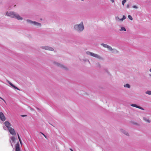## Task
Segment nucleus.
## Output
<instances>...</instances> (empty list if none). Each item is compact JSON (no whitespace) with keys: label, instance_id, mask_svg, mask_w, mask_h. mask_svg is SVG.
Wrapping results in <instances>:
<instances>
[{"label":"nucleus","instance_id":"1","mask_svg":"<svg viewBox=\"0 0 151 151\" xmlns=\"http://www.w3.org/2000/svg\"><path fill=\"white\" fill-rule=\"evenodd\" d=\"M6 15L12 18H15L18 20H22L23 18L21 17L17 13L13 12H7Z\"/></svg>","mask_w":151,"mask_h":151},{"label":"nucleus","instance_id":"2","mask_svg":"<svg viewBox=\"0 0 151 151\" xmlns=\"http://www.w3.org/2000/svg\"><path fill=\"white\" fill-rule=\"evenodd\" d=\"M74 29L78 32L80 33L83 31L84 29V27L83 22L79 24L75 25L74 26Z\"/></svg>","mask_w":151,"mask_h":151},{"label":"nucleus","instance_id":"3","mask_svg":"<svg viewBox=\"0 0 151 151\" xmlns=\"http://www.w3.org/2000/svg\"><path fill=\"white\" fill-rule=\"evenodd\" d=\"M52 63L55 65L59 67L64 70H68V68L66 66L56 61H53L52 62Z\"/></svg>","mask_w":151,"mask_h":151},{"label":"nucleus","instance_id":"4","mask_svg":"<svg viewBox=\"0 0 151 151\" xmlns=\"http://www.w3.org/2000/svg\"><path fill=\"white\" fill-rule=\"evenodd\" d=\"M86 53L87 55H90L91 56L94 57L97 59L102 60L103 58L101 56L96 54H95L92 52H91L90 51H87L86 52Z\"/></svg>","mask_w":151,"mask_h":151},{"label":"nucleus","instance_id":"5","mask_svg":"<svg viewBox=\"0 0 151 151\" xmlns=\"http://www.w3.org/2000/svg\"><path fill=\"white\" fill-rule=\"evenodd\" d=\"M126 19V17L124 15H123L122 18L121 19H120L118 16H116L115 17V20L117 23L118 22H122Z\"/></svg>","mask_w":151,"mask_h":151},{"label":"nucleus","instance_id":"6","mask_svg":"<svg viewBox=\"0 0 151 151\" xmlns=\"http://www.w3.org/2000/svg\"><path fill=\"white\" fill-rule=\"evenodd\" d=\"M109 50L111 51V52L114 53H118V51L116 49H113L110 46L108 45L107 48Z\"/></svg>","mask_w":151,"mask_h":151},{"label":"nucleus","instance_id":"7","mask_svg":"<svg viewBox=\"0 0 151 151\" xmlns=\"http://www.w3.org/2000/svg\"><path fill=\"white\" fill-rule=\"evenodd\" d=\"M40 48L47 50L50 51H53L54 50V49L52 47L48 46H42Z\"/></svg>","mask_w":151,"mask_h":151},{"label":"nucleus","instance_id":"8","mask_svg":"<svg viewBox=\"0 0 151 151\" xmlns=\"http://www.w3.org/2000/svg\"><path fill=\"white\" fill-rule=\"evenodd\" d=\"M8 130L10 133L12 135L14 136L16 135V133L14 129L12 127L9 128V129H8Z\"/></svg>","mask_w":151,"mask_h":151},{"label":"nucleus","instance_id":"9","mask_svg":"<svg viewBox=\"0 0 151 151\" xmlns=\"http://www.w3.org/2000/svg\"><path fill=\"white\" fill-rule=\"evenodd\" d=\"M0 119L2 121H4L6 119L5 117L2 112L0 113Z\"/></svg>","mask_w":151,"mask_h":151},{"label":"nucleus","instance_id":"10","mask_svg":"<svg viewBox=\"0 0 151 151\" xmlns=\"http://www.w3.org/2000/svg\"><path fill=\"white\" fill-rule=\"evenodd\" d=\"M131 106H132L138 108H139L141 110H144V109L142 107L137 105L134 104H132L131 105Z\"/></svg>","mask_w":151,"mask_h":151},{"label":"nucleus","instance_id":"11","mask_svg":"<svg viewBox=\"0 0 151 151\" xmlns=\"http://www.w3.org/2000/svg\"><path fill=\"white\" fill-rule=\"evenodd\" d=\"M4 124L5 126L6 127V128H7L8 129H9V128H11L10 127L11 126V124L9 122L7 121H6L4 122Z\"/></svg>","mask_w":151,"mask_h":151},{"label":"nucleus","instance_id":"12","mask_svg":"<svg viewBox=\"0 0 151 151\" xmlns=\"http://www.w3.org/2000/svg\"><path fill=\"white\" fill-rule=\"evenodd\" d=\"M15 147V151H20L19 148V142H18L16 145Z\"/></svg>","mask_w":151,"mask_h":151},{"label":"nucleus","instance_id":"13","mask_svg":"<svg viewBox=\"0 0 151 151\" xmlns=\"http://www.w3.org/2000/svg\"><path fill=\"white\" fill-rule=\"evenodd\" d=\"M120 131L122 133H123L125 135L127 136H129V133H128V132H127V131H126L124 130L123 129H120Z\"/></svg>","mask_w":151,"mask_h":151},{"label":"nucleus","instance_id":"14","mask_svg":"<svg viewBox=\"0 0 151 151\" xmlns=\"http://www.w3.org/2000/svg\"><path fill=\"white\" fill-rule=\"evenodd\" d=\"M33 24L37 27H41V24L40 23L35 21H34Z\"/></svg>","mask_w":151,"mask_h":151},{"label":"nucleus","instance_id":"15","mask_svg":"<svg viewBox=\"0 0 151 151\" xmlns=\"http://www.w3.org/2000/svg\"><path fill=\"white\" fill-rule=\"evenodd\" d=\"M9 84L13 88H14L15 89H17L18 90H20V89L18 88L17 87H16L13 84H12L11 82L9 81Z\"/></svg>","mask_w":151,"mask_h":151},{"label":"nucleus","instance_id":"16","mask_svg":"<svg viewBox=\"0 0 151 151\" xmlns=\"http://www.w3.org/2000/svg\"><path fill=\"white\" fill-rule=\"evenodd\" d=\"M120 29H119V30L120 31H126V29L125 27H123L122 26H120Z\"/></svg>","mask_w":151,"mask_h":151},{"label":"nucleus","instance_id":"17","mask_svg":"<svg viewBox=\"0 0 151 151\" xmlns=\"http://www.w3.org/2000/svg\"><path fill=\"white\" fill-rule=\"evenodd\" d=\"M26 21L27 23L32 24L34 22V21H32V20L29 19H27Z\"/></svg>","mask_w":151,"mask_h":151},{"label":"nucleus","instance_id":"18","mask_svg":"<svg viewBox=\"0 0 151 151\" xmlns=\"http://www.w3.org/2000/svg\"><path fill=\"white\" fill-rule=\"evenodd\" d=\"M11 140L12 142H15V140L16 139L14 137H11Z\"/></svg>","mask_w":151,"mask_h":151},{"label":"nucleus","instance_id":"19","mask_svg":"<svg viewBox=\"0 0 151 151\" xmlns=\"http://www.w3.org/2000/svg\"><path fill=\"white\" fill-rule=\"evenodd\" d=\"M124 87L127 88H130L131 87L130 85L129 84H128V83L124 84Z\"/></svg>","mask_w":151,"mask_h":151},{"label":"nucleus","instance_id":"20","mask_svg":"<svg viewBox=\"0 0 151 151\" xmlns=\"http://www.w3.org/2000/svg\"><path fill=\"white\" fill-rule=\"evenodd\" d=\"M143 119L144 121H146L147 122L150 123V120H149L148 119H147V118L144 117H143Z\"/></svg>","mask_w":151,"mask_h":151},{"label":"nucleus","instance_id":"21","mask_svg":"<svg viewBox=\"0 0 151 151\" xmlns=\"http://www.w3.org/2000/svg\"><path fill=\"white\" fill-rule=\"evenodd\" d=\"M101 45L103 47H104L105 48H107L108 46V45H107V44H103V43H102L101 44Z\"/></svg>","mask_w":151,"mask_h":151},{"label":"nucleus","instance_id":"22","mask_svg":"<svg viewBox=\"0 0 151 151\" xmlns=\"http://www.w3.org/2000/svg\"><path fill=\"white\" fill-rule=\"evenodd\" d=\"M145 93L148 95H151V91H147L145 92Z\"/></svg>","mask_w":151,"mask_h":151},{"label":"nucleus","instance_id":"23","mask_svg":"<svg viewBox=\"0 0 151 151\" xmlns=\"http://www.w3.org/2000/svg\"><path fill=\"white\" fill-rule=\"evenodd\" d=\"M127 0H123L122 2V5L124 6V4L126 2Z\"/></svg>","mask_w":151,"mask_h":151},{"label":"nucleus","instance_id":"24","mask_svg":"<svg viewBox=\"0 0 151 151\" xmlns=\"http://www.w3.org/2000/svg\"><path fill=\"white\" fill-rule=\"evenodd\" d=\"M128 18L131 20H133V18L130 15H129L128 16Z\"/></svg>","mask_w":151,"mask_h":151},{"label":"nucleus","instance_id":"25","mask_svg":"<svg viewBox=\"0 0 151 151\" xmlns=\"http://www.w3.org/2000/svg\"><path fill=\"white\" fill-rule=\"evenodd\" d=\"M133 8H135V9H137L138 8V7L137 6H135V5H134V6H132Z\"/></svg>","mask_w":151,"mask_h":151},{"label":"nucleus","instance_id":"26","mask_svg":"<svg viewBox=\"0 0 151 151\" xmlns=\"http://www.w3.org/2000/svg\"><path fill=\"white\" fill-rule=\"evenodd\" d=\"M40 133H41L46 138V139L47 138L46 136L43 133H42L41 132Z\"/></svg>","mask_w":151,"mask_h":151},{"label":"nucleus","instance_id":"27","mask_svg":"<svg viewBox=\"0 0 151 151\" xmlns=\"http://www.w3.org/2000/svg\"><path fill=\"white\" fill-rule=\"evenodd\" d=\"M3 128L4 129L6 130V128L5 126H3Z\"/></svg>","mask_w":151,"mask_h":151},{"label":"nucleus","instance_id":"28","mask_svg":"<svg viewBox=\"0 0 151 151\" xmlns=\"http://www.w3.org/2000/svg\"><path fill=\"white\" fill-rule=\"evenodd\" d=\"M127 8H129V4H128L127 5Z\"/></svg>","mask_w":151,"mask_h":151},{"label":"nucleus","instance_id":"29","mask_svg":"<svg viewBox=\"0 0 151 151\" xmlns=\"http://www.w3.org/2000/svg\"><path fill=\"white\" fill-rule=\"evenodd\" d=\"M0 98L2 100H3V101L5 102H6V101H5V100H4V99H3L2 98H1V97H0Z\"/></svg>","mask_w":151,"mask_h":151},{"label":"nucleus","instance_id":"30","mask_svg":"<svg viewBox=\"0 0 151 151\" xmlns=\"http://www.w3.org/2000/svg\"><path fill=\"white\" fill-rule=\"evenodd\" d=\"M21 116H22V117H25V116H27L26 115H21Z\"/></svg>","mask_w":151,"mask_h":151},{"label":"nucleus","instance_id":"31","mask_svg":"<svg viewBox=\"0 0 151 151\" xmlns=\"http://www.w3.org/2000/svg\"><path fill=\"white\" fill-rule=\"evenodd\" d=\"M19 142H20L21 144H22V141H21V139H19Z\"/></svg>","mask_w":151,"mask_h":151},{"label":"nucleus","instance_id":"32","mask_svg":"<svg viewBox=\"0 0 151 151\" xmlns=\"http://www.w3.org/2000/svg\"><path fill=\"white\" fill-rule=\"evenodd\" d=\"M18 137L19 139H20L19 136L18 134H17Z\"/></svg>","mask_w":151,"mask_h":151},{"label":"nucleus","instance_id":"33","mask_svg":"<svg viewBox=\"0 0 151 151\" xmlns=\"http://www.w3.org/2000/svg\"><path fill=\"white\" fill-rule=\"evenodd\" d=\"M112 3H113L114 2V0H110Z\"/></svg>","mask_w":151,"mask_h":151},{"label":"nucleus","instance_id":"34","mask_svg":"<svg viewBox=\"0 0 151 151\" xmlns=\"http://www.w3.org/2000/svg\"><path fill=\"white\" fill-rule=\"evenodd\" d=\"M30 109L32 111H34V109H32V108H30Z\"/></svg>","mask_w":151,"mask_h":151},{"label":"nucleus","instance_id":"35","mask_svg":"<svg viewBox=\"0 0 151 151\" xmlns=\"http://www.w3.org/2000/svg\"><path fill=\"white\" fill-rule=\"evenodd\" d=\"M37 108V109L39 111H40V109H39V108H37H37Z\"/></svg>","mask_w":151,"mask_h":151},{"label":"nucleus","instance_id":"36","mask_svg":"<svg viewBox=\"0 0 151 151\" xmlns=\"http://www.w3.org/2000/svg\"><path fill=\"white\" fill-rule=\"evenodd\" d=\"M70 150L71 151H73V150L72 149H71V148H70Z\"/></svg>","mask_w":151,"mask_h":151},{"label":"nucleus","instance_id":"37","mask_svg":"<svg viewBox=\"0 0 151 151\" xmlns=\"http://www.w3.org/2000/svg\"><path fill=\"white\" fill-rule=\"evenodd\" d=\"M11 146H12V147H13V145L12 144V143H11Z\"/></svg>","mask_w":151,"mask_h":151},{"label":"nucleus","instance_id":"38","mask_svg":"<svg viewBox=\"0 0 151 151\" xmlns=\"http://www.w3.org/2000/svg\"><path fill=\"white\" fill-rule=\"evenodd\" d=\"M149 71L151 72V68H150L149 70Z\"/></svg>","mask_w":151,"mask_h":151},{"label":"nucleus","instance_id":"39","mask_svg":"<svg viewBox=\"0 0 151 151\" xmlns=\"http://www.w3.org/2000/svg\"><path fill=\"white\" fill-rule=\"evenodd\" d=\"M149 76H151V74H150V75H149Z\"/></svg>","mask_w":151,"mask_h":151}]
</instances>
